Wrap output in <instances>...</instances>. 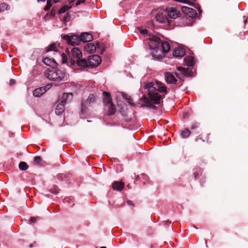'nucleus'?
I'll use <instances>...</instances> for the list:
<instances>
[{
	"label": "nucleus",
	"mask_w": 248,
	"mask_h": 248,
	"mask_svg": "<svg viewBox=\"0 0 248 248\" xmlns=\"http://www.w3.org/2000/svg\"><path fill=\"white\" fill-rule=\"evenodd\" d=\"M143 88L147 90L149 96V98H148L145 95H143L141 98V100L145 104L144 106L157 110V107L154 104H159L160 103V100L162 98V96L159 94L158 93H167L166 86L161 82L155 80L145 83ZM142 106H143V105H142Z\"/></svg>",
	"instance_id": "nucleus-1"
},
{
	"label": "nucleus",
	"mask_w": 248,
	"mask_h": 248,
	"mask_svg": "<svg viewBox=\"0 0 248 248\" xmlns=\"http://www.w3.org/2000/svg\"><path fill=\"white\" fill-rule=\"evenodd\" d=\"M149 46L151 49H154L156 53H167L170 49V44L166 41H163L155 35H149Z\"/></svg>",
	"instance_id": "nucleus-2"
},
{
	"label": "nucleus",
	"mask_w": 248,
	"mask_h": 248,
	"mask_svg": "<svg viewBox=\"0 0 248 248\" xmlns=\"http://www.w3.org/2000/svg\"><path fill=\"white\" fill-rule=\"evenodd\" d=\"M62 57V63H67L68 65L74 66L76 64L77 66L86 68L90 67L88 64V61L85 59L79 58L78 59L75 60L73 58H70L68 59L67 54L64 53H62L61 54Z\"/></svg>",
	"instance_id": "nucleus-3"
},
{
	"label": "nucleus",
	"mask_w": 248,
	"mask_h": 248,
	"mask_svg": "<svg viewBox=\"0 0 248 248\" xmlns=\"http://www.w3.org/2000/svg\"><path fill=\"white\" fill-rule=\"evenodd\" d=\"M64 76V71L60 69L49 70L46 74V78L50 80L58 82L63 80Z\"/></svg>",
	"instance_id": "nucleus-4"
},
{
	"label": "nucleus",
	"mask_w": 248,
	"mask_h": 248,
	"mask_svg": "<svg viewBox=\"0 0 248 248\" xmlns=\"http://www.w3.org/2000/svg\"><path fill=\"white\" fill-rule=\"evenodd\" d=\"M72 96V93H64L62 96V100L60 103H59L56 106L55 109V113L60 115L62 114L65 110L64 104L65 103L66 100L67 99L69 96Z\"/></svg>",
	"instance_id": "nucleus-5"
},
{
	"label": "nucleus",
	"mask_w": 248,
	"mask_h": 248,
	"mask_svg": "<svg viewBox=\"0 0 248 248\" xmlns=\"http://www.w3.org/2000/svg\"><path fill=\"white\" fill-rule=\"evenodd\" d=\"M62 38L64 40L66 41L68 45L72 46L78 45L79 44L80 42H81L80 36L76 34H73L71 36L68 34H65L62 36Z\"/></svg>",
	"instance_id": "nucleus-6"
},
{
	"label": "nucleus",
	"mask_w": 248,
	"mask_h": 248,
	"mask_svg": "<svg viewBox=\"0 0 248 248\" xmlns=\"http://www.w3.org/2000/svg\"><path fill=\"white\" fill-rule=\"evenodd\" d=\"M88 61L90 67H96L101 63V59L98 55H93L88 57Z\"/></svg>",
	"instance_id": "nucleus-7"
},
{
	"label": "nucleus",
	"mask_w": 248,
	"mask_h": 248,
	"mask_svg": "<svg viewBox=\"0 0 248 248\" xmlns=\"http://www.w3.org/2000/svg\"><path fill=\"white\" fill-rule=\"evenodd\" d=\"M95 102V97L93 94H90L88 98L85 102H82L81 104V111L82 113H85L87 106H89L91 105L94 104Z\"/></svg>",
	"instance_id": "nucleus-8"
},
{
	"label": "nucleus",
	"mask_w": 248,
	"mask_h": 248,
	"mask_svg": "<svg viewBox=\"0 0 248 248\" xmlns=\"http://www.w3.org/2000/svg\"><path fill=\"white\" fill-rule=\"evenodd\" d=\"M50 87V85L48 84L46 86L37 88L33 91V95L35 97H40L42 94H43Z\"/></svg>",
	"instance_id": "nucleus-9"
},
{
	"label": "nucleus",
	"mask_w": 248,
	"mask_h": 248,
	"mask_svg": "<svg viewBox=\"0 0 248 248\" xmlns=\"http://www.w3.org/2000/svg\"><path fill=\"white\" fill-rule=\"evenodd\" d=\"M104 106L106 107L105 109L107 111L106 115L107 116H112L115 114L116 112V108L113 103Z\"/></svg>",
	"instance_id": "nucleus-10"
},
{
	"label": "nucleus",
	"mask_w": 248,
	"mask_h": 248,
	"mask_svg": "<svg viewBox=\"0 0 248 248\" xmlns=\"http://www.w3.org/2000/svg\"><path fill=\"white\" fill-rule=\"evenodd\" d=\"M71 55L69 58H73V59L77 60L81 58L82 55L81 51L78 47H73L71 51Z\"/></svg>",
	"instance_id": "nucleus-11"
},
{
	"label": "nucleus",
	"mask_w": 248,
	"mask_h": 248,
	"mask_svg": "<svg viewBox=\"0 0 248 248\" xmlns=\"http://www.w3.org/2000/svg\"><path fill=\"white\" fill-rule=\"evenodd\" d=\"M177 69L183 76L191 77L193 75L192 69L190 68H185L183 67L178 66L177 67Z\"/></svg>",
	"instance_id": "nucleus-12"
},
{
	"label": "nucleus",
	"mask_w": 248,
	"mask_h": 248,
	"mask_svg": "<svg viewBox=\"0 0 248 248\" xmlns=\"http://www.w3.org/2000/svg\"><path fill=\"white\" fill-rule=\"evenodd\" d=\"M180 13L173 7L170 8L168 12V16L173 19H175L180 16Z\"/></svg>",
	"instance_id": "nucleus-13"
},
{
	"label": "nucleus",
	"mask_w": 248,
	"mask_h": 248,
	"mask_svg": "<svg viewBox=\"0 0 248 248\" xmlns=\"http://www.w3.org/2000/svg\"><path fill=\"white\" fill-rule=\"evenodd\" d=\"M165 78L166 82L168 84H175L177 82L176 78L170 72H166L165 74Z\"/></svg>",
	"instance_id": "nucleus-14"
},
{
	"label": "nucleus",
	"mask_w": 248,
	"mask_h": 248,
	"mask_svg": "<svg viewBox=\"0 0 248 248\" xmlns=\"http://www.w3.org/2000/svg\"><path fill=\"white\" fill-rule=\"evenodd\" d=\"M125 184L122 182L114 181L112 184V187L114 190L121 191L124 188Z\"/></svg>",
	"instance_id": "nucleus-15"
},
{
	"label": "nucleus",
	"mask_w": 248,
	"mask_h": 248,
	"mask_svg": "<svg viewBox=\"0 0 248 248\" xmlns=\"http://www.w3.org/2000/svg\"><path fill=\"white\" fill-rule=\"evenodd\" d=\"M103 103L104 106L112 103V98L110 93L107 92H103Z\"/></svg>",
	"instance_id": "nucleus-16"
},
{
	"label": "nucleus",
	"mask_w": 248,
	"mask_h": 248,
	"mask_svg": "<svg viewBox=\"0 0 248 248\" xmlns=\"http://www.w3.org/2000/svg\"><path fill=\"white\" fill-rule=\"evenodd\" d=\"M80 36L81 42H83L91 41L93 38L92 34L88 32H83L81 33Z\"/></svg>",
	"instance_id": "nucleus-17"
},
{
	"label": "nucleus",
	"mask_w": 248,
	"mask_h": 248,
	"mask_svg": "<svg viewBox=\"0 0 248 248\" xmlns=\"http://www.w3.org/2000/svg\"><path fill=\"white\" fill-rule=\"evenodd\" d=\"M185 55V50L182 47H178L173 51V55L175 57H182Z\"/></svg>",
	"instance_id": "nucleus-18"
},
{
	"label": "nucleus",
	"mask_w": 248,
	"mask_h": 248,
	"mask_svg": "<svg viewBox=\"0 0 248 248\" xmlns=\"http://www.w3.org/2000/svg\"><path fill=\"white\" fill-rule=\"evenodd\" d=\"M43 62L44 64L51 67H54L58 64L54 59H51L47 57L44 58Z\"/></svg>",
	"instance_id": "nucleus-19"
},
{
	"label": "nucleus",
	"mask_w": 248,
	"mask_h": 248,
	"mask_svg": "<svg viewBox=\"0 0 248 248\" xmlns=\"http://www.w3.org/2000/svg\"><path fill=\"white\" fill-rule=\"evenodd\" d=\"M96 48V46L92 43L86 44L84 46V49L87 52H88L90 53L94 52L95 51Z\"/></svg>",
	"instance_id": "nucleus-20"
},
{
	"label": "nucleus",
	"mask_w": 248,
	"mask_h": 248,
	"mask_svg": "<svg viewBox=\"0 0 248 248\" xmlns=\"http://www.w3.org/2000/svg\"><path fill=\"white\" fill-rule=\"evenodd\" d=\"M156 19L160 22L165 23L167 21L169 22L168 17L166 15H164L163 13L158 14L156 16Z\"/></svg>",
	"instance_id": "nucleus-21"
},
{
	"label": "nucleus",
	"mask_w": 248,
	"mask_h": 248,
	"mask_svg": "<svg viewBox=\"0 0 248 248\" xmlns=\"http://www.w3.org/2000/svg\"><path fill=\"white\" fill-rule=\"evenodd\" d=\"M185 64L188 66H192L194 64V60L192 57H186L184 59Z\"/></svg>",
	"instance_id": "nucleus-22"
},
{
	"label": "nucleus",
	"mask_w": 248,
	"mask_h": 248,
	"mask_svg": "<svg viewBox=\"0 0 248 248\" xmlns=\"http://www.w3.org/2000/svg\"><path fill=\"white\" fill-rule=\"evenodd\" d=\"M191 134V132L187 129L185 128L181 131V136L183 138H188Z\"/></svg>",
	"instance_id": "nucleus-23"
},
{
	"label": "nucleus",
	"mask_w": 248,
	"mask_h": 248,
	"mask_svg": "<svg viewBox=\"0 0 248 248\" xmlns=\"http://www.w3.org/2000/svg\"><path fill=\"white\" fill-rule=\"evenodd\" d=\"M18 167H19V169L21 170H26L29 168V166H28V164H27V163H26L25 162H23V161H22L19 163Z\"/></svg>",
	"instance_id": "nucleus-24"
},
{
	"label": "nucleus",
	"mask_w": 248,
	"mask_h": 248,
	"mask_svg": "<svg viewBox=\"0 0 248 248\" xmlns=\"http://www.w3.org/2000/svg\"><path fill=\"white\" fill-rule=\"evenodd\" d=\"M50 51H57V45L56 43H53L49 45L46 50V52Z\"/></svg>",
	"instance_id": "nucleus-25"
},
{
	"label": "nucleus",
	"mask_w": 248,
	"mask_h": 248,
	"mask_svg": "<svg viewBox=\"0 0 248 248\" xmlns=\"http://www.w3.org/2000/svg\"><path fill=\"white\" fill-rule=\"evenodd\" d=\"M10 9V6L5 3H2L0 4V12H3L5 10H9Z\"/></svg>",
	"instance_id": "nucleus-26"
},
{
	"label": "nucleus",
	"mask_w": 248,
	"mask_h": 248,
	"mask_svg": "<svg viewBox=\"0 0 248 248\" xmlns=\"http://www.w3.org/2000/svg\"><path fill=\"white\" fill-rule=\"evenodd\" d=\"M197 15L196 11L192 8V10H190L189 13L187 15L190 17L194 18L197 16Z\"/></svg>",
	"instance_id": "nucleus-27"
},
{
	"label": "nucleus",
	"mask_w": 248,
	"mask_h": 248,
	"mask_svg": "<svg viewBox=\"0 0 248 248\" xmlns=\"http://www.w3.org/2000/svg\"><path fill=\"white\" fill-rule=\"evenodd\" d=\"M182 12L186 15H187L189 13L190 10H192L191 8H189L186 6H182L181 7Z\"/></svg>",
	"instance_id": "nucleus-28"
},
{
	"label": "nucleus",
	"mask_w": 248,
	"mask_h": 248,
	"mask_svg": "<svg viewBox=\"0 0 248 248\" xmlns=\"http://www.w3.org/2000/svg\"><path fill=\"white\" fill-rule=\"evenodd\" d=\"M70 8V7H69L67 5H64V6H63L60 9V10H59V14L64 13L67 10H68Z\"/></svg>",
	"instance_id": "nucleus-29"
},
{
	"label": "nucleus",
	"mask_w": 248,
	"mask_h": 248,
	"mask_svg": "<svg viewBox=\"0 0 248 248\" xmlns=\"http://www.w3.org/2000/svg\"><path fill=\"white\" fill-rule=\"evenodd\" d=\"M59 188L56 186H54L53 188L50 189V191L54 194H57L59 193Z\"/></svg>",
	"instance_id": "nucleus-30"
},
{
	"label": "nucleus",
	"mask_w": 248,
	"mask_h": 248,
	"mask_svg": "<svg viewBox=\"0 0 248 248\" xmlns=\"http://www.w3.org/2000/svg\"><path fill=\"white\" fill-rule=\"evenodd\" d=\"M42 160L41 157L40 156H36L34 157V164L36 165L40 164Z\"/></svg>",
	"instance_id": "nucleus-31"
},
{
	"label": "nucleus",
	"mask_w": 248,
	"mask_h": 248,
	"mask_svg": "<svg viewBox=\"0 0 248 248\" xmlns=\"http://www.w3.org/2000/svg\"><path fill=\"white\" fill-rule=\"evenodd\" d=\"M51 6V0H47L46 5L44 8V10L45 11H47L48 10H49Z\"/></svg>",
	"instance_id": "nucleus-32"
},
{
	"label": "nucleus",
	"mask_w": 248,
	"mask_h": 248,
	"mask_svg": "<svg viewBox=\"0 0 248 248\" xmlns=\"http://www.w3.org/2000/svg\"><path fill=\"white\" fill-rule=\"evenodd\" d=\"M56 14V11L53 9V8L51 10V12L50 13L46 14V16H49L51 17H53L55 16Z\"/></svg>",
	"instance_id": "nucleus-33"
},
{
	"label": "nucleus",
	"mask_w": 248,
	"mask_h": 248,
	"mask_svg": "<svg viewBox=\"0 0 248 248\" xmlns=\"http://www.w3.org/2000/svg\"><path fill=\"white\" fill-rule=\"evenodd\" d=\"M175 76H176L177 78H179L180 79V81L178 83L179 84V86H181L183 84V81H184V79H183V77H181V76H180L179 74L177 73H175Z\"/></svg>",
	"instance_id": "nucleus-34"
},
{
	"label": "nucleus",
	"mask_w": 248,
	"mask_h": 248,
	"mask_svg": "<svg viewBox=\"0 0 248 248\" xmlns=\"http://www.w3.org/2000/svg\"><path fill=\"white\" fill-rule=\"evenodd\" d=\"M70 15L69 13H67L64 17L63 20L66 22L69 21L70 19Z\"/></svg>",
	"instance_id": "nucleus-35"
},
{
	"label": "nucleus",
	"mask_w": 248,
	"mask_h": 248,
	"mask_svg": "<svg viewBox=\"0 0 248 248\" xmlns=\"http://www.w3.org/2000/svg\"><path fill=\"white\" fill-rule=\"evenodd\" d=\"M199 127V124L198 123H195L192 125V126L191 127V129H195Z\"/></svg>",
	"instance_id": "nucleus-36"
},
{
	"label": "nucleus",
	"mask_w": 248,
	"mask_h": 248,
	"mask_svg": "<svg viewBox=\"0 0 248 248\" xmlns=\"http://www.w3.org/2000/svg\"><path fill=\"white\" fill-rule=\"evenodd\" d=\"M16 81L14 79H11L9 81V85L10 86L14 85L16 84Z\"/></svg>",
	"instance_id": "nucleus-37"
},
{
	"label": "nucleus",
	"mask_w": 248,
	"mask_h": 248,
	"mask_svg": "<svg viewBox=\"0 0 248 248\" xmlns=\"http://www.w3.org/2000/svg\"><path fill=\"white\" fill-rule=\"evenodd\" d=\"M85 0H78V1L76 3V5L78 6L81 3H83L85 2Z\"/></svg>",
	"instance_id": "nucleus-38"
},
{
	"label": "nucleus",
	"mask_w": 248,
	"mask_h": 248,
	"mask_svg": "<svg viewBox=\"0 0 248 248\" xmlns=\"http://www.w3.org/2000/svg\"><path fill=\"white\" fill-rule=\"evenodd\" d=\"M141 33L146 34L148 33V31L146 29H142L140 31Z\"/></svg>",
	"instance_id": "nucleus-39"
},
{
	"label": "nucleus",
	"mask_w": 248,
	"mask_h": 248,
	"mask_svg": "<svg viewBox=\"0 0 248 248\" xmlns=\"http://www.w3.org/2000/svg\"><path fill=\"white\" fill-rule=\"evenodd\" d=\"M36 221V218L35 217H31V223H35Z\"/></svg>",
	"instance_id": "nucleus-40"
},
{
	"label": "nucleus",
	"mask_w": 248,
	"mask_h": 248,
	"mask_svg": "<svg viewBox=\"0 0 248 248\" xmlns=\"http://www.w3.org/2000/svg\"><path fill=\"white\" fill-rule=\"evenodd\" d=\"M65 53L69 56V58L71 56V54H70V51L68 48H66L65 50Z\"/></svg>",
	"instance_id": "nucleus-41"
},
{
	"label": "nucleus",
	"mask_w": 248,
	"mask_h": 248,
	"mask_svg": "<svg viewBox=\"0 0 248 248\" xmlns=\"http://www.w3.org/2000/svg\"><path fill=\"white\" fill-rule=\"evenodd\" d=\"M184 3H186V4H188L190 5H193V3L192 2H190V1H188L187 0V1H186L185 2H184Z\"/></svg>",
	"instance_id": "nucleus-42"
},
{
	"label": "nucleus",
	"mask_w": 248,
	"mask_h": 248,
	"mask_svg": "<svg viewBox=\"0 0 248 248\" xmlns=\"http://www.w3.org/2000/svg\"><path fill=\"white\" fill-rule=\"evenodd\" d=\"M175 1L181 3H184L186 1H187V0H175Z\"/></svg>",
	"instance_id": "nucleus-43"
},
{
	"label": "nucleus",
	"mask_w": 248,
	"mask_h": 248,
	"mask_svg": "<svg viewBox=\"0 0 248 248\" xmlns=\"http://www.w3.org/2000/svg\"><path fill=\"white\" fill-rule=\"evenodd\" d=\"M127 203L128 205H133L134 206V204L132 203V201H127Z\"/></svg>",
	"instance_id": "nucleus-44"
},
{
	"label": "nucleus",
	"mask_w": 248,
	"mask_h": 248,
	"mask_svg": "<svg viewBox=\"0 0 248 248\" xmlns=\"http://www.w3.org/2000/svg\"><path fill=\"white\" fill-rule=\"evenodd\" d=\"M194 175L195 178H196L198 177V176L199 175V173L198 172L195 171L194 173Z\"/></svg>",
	"instance_id": "nucleus-45"
},
{
	"label": "nucleus",
	"mask_w": 248,
	"mask_h": 248,
	"mask_svg": "<svg viewBox=\"0 0 248 248\" xmlns=\"http://www.w3.org/2000/svg\"><path fill=\"white\" fill-rule=\"evenodd\" d=\"M162 58V56L161 54H158L157 56V59H161Z\"/></svg>",
	"instance_id": "nucleus-46"
},
{
	"label": "nucleus",
	"mask_w": 248,
	"mask_h": 248,
	"mask_svg": "<svg viewBox=\"0 0 248 248\" xmlns=\"http://www.w3.org/2000/svg\"><path fill=\"white\" fill-rule=\"evenodd\" d=\"M54 3H57L59 1V0H53Z\"/></svg>",
	"instance_id": "nucleus-47"
},
{
	"label": "nucleus",
	"mask_w": 248,
	"mask_h": 248,
	"mask_svg": "<svg viewBox=\"0 0 248 248\" xmlns=\"http://www.w3.org/2000/svg\"><path fill=\"white\" fill-rule=\"evenodd\" d=\"M153 57H155L156 55L154 53V52H152Z\"/></svg>",
	"instance_id": "nucleus-48"
},
{
	"label": "nucleus",
	"mask_w": 248,
	"mask_h": 248,
	"mask_svg": "<svg viewBox=\"0 0 248 248\" xmlns=\"http://www.w3.org/2000/svg\"><path fill=\"white\" fill-rule=\"evenodd\" d=\"M100 248H107L106 247H101Z\"/></svg>",
	"instance_id": "nucleus-49"
},
{
	"label": "nucleus",
	"mask_w": 248,
	"mask_h": 248,
	"mask_svg": "<svg viewBox=\"0 0 248 248\" xmlns=\"http://www.w3.org/2000/svg\"><path fill=\"white\" fill-rule=\"evenodd\" d=\"M247 19L245 20V21H244V22H245V24H246V23L247 22Z\"/></svg>",
	"instance_id": "nucleus-50"
},
{
	"label": "nucleus",
	"mask_w": 248,
	"mask_h": 248,
	"mask_svg": "<svg viewBox=\"0 0 248 248\" xmlns=\"http://www.w3.org/2000/svg\"><path fill=\"white\" fill-rule=\"evenodd\" d=\"M30 247H32V245L31 244V245H30Z\"/></svg>",
	"instance_id": "nucleus-51"
},
{
	"label": "nucleus",
	"mask_w": 248,
	"mask_h": 248,
	"mask_svg": "<svg viewBox=\"0 0 248 248\" xmlns=\"http://www.w3.org/2000/svg\"><path fill=\"white\" fill-rule=\"evenodd\" d=\"M194 227L196 228V229H198L197 227H195V226H194Z\"/></svg>",
	"instance_id": "nucleus-52"
}]
</instances>
